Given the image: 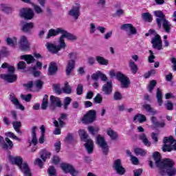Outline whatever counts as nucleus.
<instances>
[{"mask_svg":"<svg viewBox=\"0 0 176 176\" xmlns=\"http://www.w3.org/2000/svg\"><path fill=\"white\" fill-rule=\"evenodd\" d=\"M60 34H61V36L58 40V45L52 43H47L45 45L47 50L52 54H57V53L59 52L60 50H62V49H65V46H67V45L65 44L67 31L64 30L61 28H58L56 29H50L48 31L47 35L46 36V39H50L52 36H57V35H60Z\"/></svg>","mask_w":176,"mask_h":176,"instance_id":"obj_1","label":"nucleus"},{"mask_svg":"<svg viewBox=\"0 0 176 176\" xmlns=\"http://www.w3.org/2000/svg\"><path fill=\"white\" fill-rule=\"evenodd\" d=\"M153 157L155 162V166L159 168V174L160 175L175 176L176 168L175 162L171 159H164L162 160V157L159 152H155L153 155Z\"/></svg>","mask_w":176,"mask_h":176,"instance_id":"obj_2","label":"nucleus"},{"mask_svg":"<svg viewBox=\"0 0 176 176\" xmlns=\"http://www.w3.org/2000/svg\"><path fill=\"white\" fill-rule=\"evenodd\" d=\"M8 160L11 164L18 166L21 173H23L25 176H32V173L31 172V169L30 168V166H28V164L27 163L23 164V157L20 156L14 157L13 155H9Z\"/></svg>","mask_w":176,"mask_h":176,"instance_id":"obj_3","label":"nucleus"},{"mask_svg":"<svg viewBox=\"0 0 176 176\" xmlns=\"http://www.w3.org/2000/svg\"><path fill=\"white\" fill-rule=\"evenodd\" d=\"M79 135L80 137L81 141H84L85 142V146L87 150V152L89 154L93 153V151L94 149V143L91 139H87L89 135L86 133L85 130L81 129L79 131Z\"/></svg>","mask_w":176,"mask_h":176,"instance_id":"obj_4","label":"nucleus"},{"mask_svg":"<svg viewBox=\"0 0 176 176\" xmlns=\"http://www.w3.org/2000/svg\"><path fill=\"white\" fill-rule=\"evenodd\" d=\"M164 144L162 147L163 152H171L176 151V140L173 136L165 137L163 140Z\"/></svg>","mask_w":176,"mask_h":176,"instance_id":"obj_5","label":"nucleus"},{"mask_svg":"<svg viewBox=\"0 0 176 176\" xmlns=\"http://www.w3.org/2000/svg\"><path fill=\"white\" fill-rule=\"evenodd\" d=\"M96 120V111L89 110L82 118L84 124H90Z\"/></svg>","mask_w":176,"mask_h":176,"instance_id":"obj_6","label":"nucleus"},{"mask_svg":"<svg viewBox=\"0 0 176 176\" xmlns=\"http://www.w3.org/2000/svg\"><path fill=\"white\" fill-rule=\"evenodd\" d=\"M19 48L22 52H30L31 49V44L28 42V38L25 36H21L19 42Z\"/></svg>","mask_w":176,"mask_h":176,"instance_id":"obj_7","label":"nucleus"},{"mask_svg":"<svg viewBox=\"0 0 176 176\" xmlns=\"http://www.w3.org/2000/svg\"><path fill=\"white\" fill-rule=\"evenodd\" d=\"M116 78L121 83V86L123 89H127L129 85H130V79L120 72H118L116 74Z\"/></svg>","mask_w":176,"mask_h":176,"instance_id":"obj_8","label":"nucleus"},{"mask_svg":"<svg viewBox=\"0 0 176 176\" xmlns=\"http://www.w3.org/2000/svg\"><path fill=\"white\" fill-rule=\"evenodd\" d=\"M113 168L116 171L117 174H119V175H124L126 173V168L123 167L122 160L120 159H117L114 161Z\"/></svg>","mask_w":176,"mask_h":176,"instance_id":"obj_9","label":"nucleus"},{"mask_svg":"<svg viewBox=\"0 0 176 176\" xmlns=\"http://www.w3.org/2000/svg\"><path fill=\"white\" fill-rule=\"evenodd\" d=\"M96 142L99 146H100L103 155H108V152L109 151V148L108 147V144H107V142H105V140L104 138L98 135L96 137Z\"/></svg>","mask_w":176,"mask_h":176,"instance_id":"obj_10","label":"nucleus"},{"mask_svg":"<svg viewBox=\"0 0 176 176\" xmlns=\"http://www.w3.org/2000/svg\"><path fill=\"white\" fill-rule=\"evenodd\" d=\"M20 16L25 19V20H32L35 14L31 8H23L20 11Z\"/></svg>","mask_w":176,"mask_h":176,"instance_id":"obj_11","label":"nucleus"},{"mask_svg":"<svg viewBox=\"0 0 176 176\" xmlns=\"http://www.w3.org/2000/svg\"><path fill=\"white\" fill-rule=\"evenodd\" d=\"M69 16H71L75 20H78L79 19V16H80V4L76 3L74 6L71 10L69 11Z\"/></svg>","mask_w":176,"mask_h":176,"instance_id":"obj_12","label":"nucleus"},{"mask_svg":"<svg viewBox=\"0 0 176 176\" xmlns=\"http://www.w3.org/2000/svg\"><path fill=\"white\" fill-rule=\"evenodd\" d=\"M162 43L163 42L162 41V38L159 34H157L151 40V44L153 49H156L157 50H162V49H163Z\"/></svg>","mask_w":176,"mask_h":176,"instance_id":"obj_13","label":"nucleus"},{"mask_svg":"<svg viewBox=\"0 0 176 176\" xmlns=\"http://www.w3.org/2000/svg\"><path fill=\"white\" fill-rule=\"evenodd\" d=\"M154 15L157 17L156 23L160 30L162 28V21L166 20V15L160 10L154 11Z\"/></svg>","mask_w":176,"mask_h":176,"instance_id":"obj_14","label":"nucleus"},{"mask_svg":"<svg viewBox=\"0 0 176 176\" xmlns=\"http://www.w3.org/2000/svg\"><path fill=\"white\" fill-rule=\"evenodd\" d=\"M50 102H51V104L50 106V108L52 111H54V109H56V107H58V108H60L63 105L61 104V101H60V98L54 96H50Z\"/></svg>","mask_w":176,"mask_h":176,"instance_id":"obj_15","label":"nucleus"},{"mask_svg":"<svg viewBox=\"0 0 176 176\" xmlns=\"http://www.w3.org/2000/svg\"><path fill=\"white\" fill-rule=\"evenodd\" d=\"M121 30L129 32L130 35H135L137 29L131 23H126L121 26Z\"/></svg>","mask_w":176,"mask_h":176,"instance_id":"obj_16","label":"nucleus"},{"mask_svg":"<svg viewBox=\"0 0 176 176\" xmlns=\"http://www.w3.org/2000/svg\"><path fill=\"white\" fill-rule=\"evenodd\" d=\"M10 101H11V102L15 105L16 109H21V111H24V109H25V107H24L23 104H20V102L17 98H16L14 94H11L10 95Z\"/></svg>","mask_w":176,"mask_h":176,"instance_id":"obj_17","label":"nucleus"},{"mask_svg":"<svg viewBox=\"0 0 176 176\" xmlns=\"http://www.w3.org/2000/svg\"><path fill=\"white\" fill-rule=\"evenodd\" d=\"M0 78L8 82V83H13L17 80V76L16 74H1Z\"/></svg>","mask_w":176,"mask_h":176,"instance_id":"obj_18","label":"nucleus"},{"mask_svg":"<svg viewBox=\"0 0 176 176\" xmlns=\"http://www.w3.org/2000/svg\"><path fill=\"white\" fill-rule=\"evenodd\" d=\"M102 91L106 96H109L112 94V81L109 80L106 84L103 85Z\"/></svg>","mask_w":176,"mask_h":176,"instance_id":"obj_19","label":"nucleus"},{"mask_svg":"<svg viewBox=\"0 0 176 176\" xmlns=\"http://www.w3.org/2000/svg\"><path fill=\"white\" fill-rule=\"evenodd\" d=\"M57 71H58L57 63L55 62H51L48 67V75L50 76H53V75H56L57 74Z\"/></svg>","mask_w":176,"mask_h":176,"instance_id":"obj_20","label":"nucleus"},{"mask_svg":"<svg viewBox=\"0 0 176 176\" xmlns=\"http://www.w3.org/2000/svg\"><path fill=\"white\" fill-rule=\"evenodd\" d=\"M38 128L36 126H33L32 128V140H28L29 146L31 145H37L38 144V138H36V129Z\"/></svg>","mask_w":176,"mask_h":176,"instance_id":"obj_21","label":"nucleus"},{"mask_svg":"<svg viewBox=\"0 0 176 176\" xmlns=\"http://www.w3.org/2000/svg\"><path fill=\"white\" fill-rule=\"evenodd\" d=\"M74 69H75V61L69 60L67 66V76H71L74 75Z\"/></svg>","mask_w":176,"mask_h":176,"instance_id":"obj_22","label":"nucleus"},{"mask_svg":"<svg viewBox=\"0 0 176 176\" xmlns=\"http://www.w3.org/2000/svg\"><path fill=\"white\" fill-rule=\"evenodd\" d=\"M34 27V24L32 22L23 23V24L21 26V31H23V32H25L26 34H28L29 32H31Z\"/></svg>","mask_w":176,"mask_h":176,"instance_id":"obj_23","label":"nucleus"},{"mask_svg":"<svg viewBox=\"0 0 176 176\" xmlns=\"http://www.w3.org/2000/svg\"><path fill=\"white\" fill-rule=\"evenodd\" d=\"M162 25L163 30L167 34H170L171 31L172 25H171V23H170L167 19H164L162 21H161V28H162Z\"/></svg>","mask_w":176,"mask_h":176,"instance_id":"obj_24","label":"nucleus"},{"mask_svg":"<svg viewBox=\"0 0 176 176\" xmlns=\"http://www.w3.org/2000/svg\"><path fill=\"white\" fill-rule=\"evenodd\" d=\"M67 173L70 174L72 176H78L79 175V170H76L75 167L71 164H67Z\"/></svg>","mask_w":176,"mask_h":176,"instance_id":"obj_25","label":"nucleus"},{"mask_svg":"<svg viewBox=\"0 0 176 176\" xmlns=\"http://www.w3.org/2000/svg\"><path fill=\"white\" fill-rule=\"evenodd\" d=\"M54 89L56 94H62V93H67V82L65 83V87L61 89L60 84L54 85Z\"/></svg>","mask_w":176,"mask_h":176,"instance_id":"obj_26","label":"nucleus"},{"mask_svg":"<svg viewBox=\"0 0 176 176\" xmlns=\"http://www.w3.org/2000/svg\"><path fill=\"white\" fill-rule=\"evenodd\" d=\"M21 59L25 60L27 64H34V63H35V58L31 54L22 55Z\"/></svg>","mask_w":176,"mask_h":176,"instance_id":"obj_27","label":"nucleus"},{"mask_svg":"<svg viewBox=\"0 0 176 176\" xmlns=\"http://www.w3.org/2000/svg\"><path fill=\"white\" fill-rule=\"evenodd\" d=\"M41 158L45 162L47 159H50V156H52V153L49 152L46 149H42L40 152Z\"/></svg>","mask_w":176,"mask_h":176,"instance_id":"obj_28","label":"nucleus"},{"mask_svg":"<svg viewBox=\"0 0 176 176\" xmlns=\"http://www.w3.org/2000/svg\"><path fill=\"white\" fill-rule=\"evenodd\" d=\"M6 142L3 144L2 148L3 149H6V151H8V149H13V142H12V140H10V139H9V138H6Z\"/></svg>","mask_w":176,"mask_h":176,"instance_id":"obj_29","label":"nucleus"},{"mask_svg":"<svg viewBox=\"0 0 176 176\" xmlns=\"http://www.w3.org/2000/svg\"><path fill=\"white\" fill-rule=\"evenodd\" d=\"M96 60L99 65H108V64H109V60L101 56H96Z\"/></svg>","mask_w":176,"mask_h":176,"instance_id":"obj_30","label":"nucleus"},{"mask_svg":"<svg viewBox=\"0 0 176 176\" xmlns=\"http://www.w3.org/2000/svg\"><path fill=\"white\" fill-rule=\"evenodd\" d=\"M107 134L110 137L111 140H113V141H115L118 138V137H119L118 133L111 128H109L107 129Z\"/></svg>","mask_w":176,"mask_h":176,"instance_id":"obj_31","label":"nucleus"},{"mask_svg":"<svg viewBox=\"0 0 176 176\" xmlns=\"http://www.w3.org/2000/svg\"><path fill=\"white\" fill-rule=\"evenodd\" d=\"M129 67L131 68V73L135 75L138 72V66L135 65V63L133 60H130L129 62Z\"/></svg>","mask_w":176,"mask_h":176,"instance_id":"obj_32","label":"nucleus"},{"mask_svg":"<svg viewBox=\"0 0 176 176\" xmlns=\"http://www.w3.org/2000/svg\"><path fill=\"white\" fill-rule=\"evenodd\" d=\"M156 98L160 107H162L163 104V93H162L160 88L157 89Z\"/></svg>","mask_w":176,"mask_h":176,"instance_id":"obj_33","label":"nucleus"},{"mask_svg":"<svg viewBox=\"0 0 176 176\" xmlns=\"http://www.w3.org/2000/svg\"><path fill=\"white\" fill-rule=\"evenodd\" d=\"M139 138L143 142L144 145H145L146 146H151V143L148 140V138L146 137V135H145V133H142L139 136Z\"/></svg>","mask_w":176,"mask_h":176,"instance_id":"obj_34","label":"nucleus"},{"mask_svg":"<svg viewBox=\"0 0 176 176\" xmlns=\"http://www.w3.org/2000/svg\"><path fill=\"white\" fill-rule=\"evenodd\" d=\"M54 126H55L56 128H55L54 131H53V134L55 135H59V134H61V129L58 128V121L57 120L52 118Z\"/></svg>","mask_w":176,"mask_h":176,"instance_id":"obj_35","label":"nucleus"},{"mask_svg":"<svg viewBox=\"0 0 176 176\" xmlns=\"http://www.w3.org/2000/svg\"><path fill=\"white\" fill-rule=\"evenodd\" d=\"M142 108H144V109H146L147 112L150 113V115H152V116L156 115V110L153 109V108H152V107H151L150 104H143Z\"/></svg>","mask_w":176,"mask_h":176,"instance_id":"obj_36","label":"nucleus"},{"mask_svg":"<svg viewBox=\"0 0 176 176\" xmlns=\"http://www.w3.org/2000/svg\"><path fill=\"white\" fill-rule=\"evenodd\" d=\"M136 120L140 123H143V122H146V117L142 114H138L133 118V122Z\"/></svg>","mask_w":176,"mask_h":176,"instance_id":"obj_37","label":"nucleus"},{"mask_svg":"<svg viewBox=\"0 0 176 176\" xmlns=\"http://www.w3.org/2000/svg\"><path fill=\"white\" fill-rule=\"evenodd\" d=\"M6 41L8 46L14 47V46L17 45V38H16V37H14L13 39L10 38V37H8Z\"/></svg>","mask_w":176,"mask_h":176,"instance_id":"obj_38","label":"nucleus"},{"mask_svg":"<svg viewBox=\"0 0 176 176\" xmlns=\"http://www.w3.org/2000/svg\"><path fill=\"white\" fill-rule=\"evenodd\" d=\"M67 41L69 42H76L78 41V36L72 33H67Z\"/></svg>","mask_w":176,"mask_h":176,"instance_id":"obj_39","label":"nucleus"},{"mask_svg":"<svg viewBox=\"0 0 176 176\" xmlns=\"http://www.w3.org/2000/svg\"><path fill=\"white\" fill-rule=\"evenodd\" d=\"M47 173L49 176H56L57 175V170L54 166H51L48 168Z\"/></svg>","mask_w":176,"mask_h":176,"instance_id":"obj_40","label":"nucleus"},{"mask_svg":"<svg viewBox=\"0 0 176 176\" xmlns=\"http://www.w3.org/2000/svg\"><path fill=\"white\" fill-rule=\"evenodd\" d=\"M134 152L137 156H145L146 155V151L142 148H136L134 149Z\"/></svg>","mask_w":176,"mask_h":176,"instance_id":"obj_41","label":"nucleus"},{"mask_svg":"<svg viewBox=\"0 0 176 176\" xmlns=\"http://www.w3.org/2000/svg\"><path fill=\"white\" fill-rule=\"evenodd\" d=\"M6 136L8 137L9 138H12V140H16V141H19L21 142V140H20V138H19V137L16 136V135H14V133H13V132H7L6 133Z\"/></svg>","mask_w":176,"mask_h":176,"instance_id":"obj_42","label":"nucleus"},{"mask_svg":"<svg viewBox=\"0 0 176 176\" xmlns=\"http://www.w3.org/2000/svg\"><path fill=\"white\" fill-rule=\"evenodd\" d=\"M76 93L77 96H82L83 94V85L82 84L80 83L77 85L76 89Z\"/></svg>","mask_w":176,"mask_h":176,"instance_id":"obj_43","label":"nucleus"},{"mask_svg":"<svg viewBox=\"0 0 176 176\" xmlns=\"http://www.w3.org/2000/svg\"><path fill=\"white\" fill-rule=\"evenodd\" d=\"M142 19L144 20V21L151 23V21H152V15H151L149 12L144 13L142 14Z\"/></svg>","mask_w":176,"mask_h":176,"instance_id":"obj_44","label":"nucleus"},{"mask_svg":"<svg viewBox=\"0 0 176 176\" xmlns=\"http://www.w3.org/2000/svg\"><path fill=\"white\" fill-rule=\"evenodd\" d=\"M156 85H157V82H156V80H153L150 82V84L147 87L149 93H152V91H153V89H155V87L156 86Z\"/></svg>","mask_w":176,"mask_h":176,"instance_id":"obj_45","label":"nucleus"},{"mask_svg":"<svg viewBox=\"0 0 176 176\" xmlns=\"http://www.w3.org/2000/svg\"><path fill=\"white\" fill-rule=\"evenodd\" d=\"M1 10H2V12H4V13H12V8L8 7L5 4L1 5Z\"/></svg>","mask_w":176,"mask_h":176,"instance_id":"obj_46","label":"nucleus"},{"mask_svg":"<svg viewBox=\"0 0 176 176\" xmlns=\"http://www.w3.org/2000/svg\"><path fill=\"white\" fill-rule=\"evenodd\" d=\"M94 102L96 104H101L102 102V96L101 94H96V97L94 98Z\"/></svg>","mask_w":176,"mask_h":176,"instance_id":"obj_47","label":"nucleus"},{"mask_svg":"<svg viewBox=\"0 0 176 176\" xmlns=\"http://www.w3.org/2000/svg\"><path fill=\"white\" fill-rule=\"evenodd\" d=\"M68 58H69V61H74L76 60L78 58V54L76 52H70L68 54Z\"/></svg>","mask_w":176,"mask_h":176,"instance_id":"obj_48","label":"nucleus"},{"mask_svg":"<svg viewBox=\"0 0 176 176\" xmlns=\"http://www.w3.org/2000/svg\"><path fill=\"white\" fill-rule=\"evenodd\" d=\"M100 130V129L98 127H93L91 126H88V131H89V133H91V134H92L93 135H96V133H98V131Z\"/></svg>","mask_w":176,"mask_h":176,"instance_id":"obj_49","label":"nucleus"},{"mask_svg":"<svg viewBox=\"0 0 176 176\" xmlns=\"http://www.w3.org/2000/svg\"><path fill=\"white\" fill-rule=\"evenodd\" d=\"M21 98L22 100H24V101H26V102H30V101H31V98H32V95H31V94H29L28 95L21 94Z\"/></svg>","mask_w":176,"mask_h":176,"instance_id":"obj_50","label":"nucleus"},{"mask_svg":"<svg viewBox=\"0 0 176 176\" xmlns=\"http://www.w3.org/2000/svg\"><path fill=\"white\" fill-rule=\"evenodd\" d=\"M75 139H74V134L68 133L67 137V144H74Z\"/></svg>","mask_w":176,"mask_h":176,"instance_id":"obj_51","label":"nucleus"},{"mask_svg":"<svg viewBox=\"0 0 176 176\" xmlns=\"http://www.w3.org/2000/svg\"><path fill=\"white\" fill-rule=\"evenodd\" d=\"M165 107L168 111H173L174 104L170 100H168L166 103H165Z\"/></svg>","mask_w":176,"mask_h":176,"instance_id":"obj_52","label":"nucleus"},{"mask_svg":"<svg viewBox=\"0 0 176 176\" xmlns=\"http://www.w3.org/2000/svg\"><path fill=\"white\" fill-rule=\"evenodd\" d=\"M54 148H55V151H56V153H58V152H60V151H61V142L58 140L54 144Z\"/></svg>","mask_w":176,"mask_h":176,"instance_id":"obj_53","label":"nucleus"},{"mask_svg":"<svg viewBox=\"0 0 176 176\" xmlns=\"http://www.w3.org/2000/svg\"><path fill=\"white\" fill-rule=\"evenodd\" d=\"M26 67H27V64L24 61H20L17 64V69H25Z\"/></svg>","mask_w":176,"mask_h":176,"instance_id":"obj_54","label":"nucleus"},{"mask_svg":"<svg viewBox=\"0 0 176 176\" xmlns=\"http://www.w3.org/2000/svg\"><path fill=\"white\" fill-rule=\"evenodd\" d=\"M113 98L116 101H119V100H122L123 97L122 96V94L119 91H116L113 95Z\"/></svg>","mask_w":176,"mask_h":176,"instance_id":"obj_55","label":"nucleus"},{"mask_svg":"<svg viewBox=\"0 0 176 176\" xmlns=\"http://www.w3.org/2000/svg\"><path fill=\"white\" fill-rule=\"evenodd\" d=\"M97 30V28H96V24L91 23L89 24V32L90 34H94Z\"/></svg>","mask_w":176,"mask_h":176,"instance_id":"obj_56","label":"nucleus"},{"mask_svg":"<svg viewBox=\"0 0 176 176\" xmlns=\"http://www.w3.org/2000/svg\"><path fill=\"white\" fill-rule=\"evenodd\" d=\"M34 10L37 13V14H41V13H43V10L41 9V8L38 5L34 6Z\"/></svg>","mask_w":176,"mask_h":176,"instance_id":"obj_57","label":"nucleus"},{"mask_svg":"<svg viewBox=\"0 0 176 176\" xmlns=\"http://www.w3.org/2000/svg\"><path fill=\"white\" fill-rule=\"evenodd\" d=\"M14 130L21 129V122L15 121L12 122Z\"/></svg>","mask_w":176,"mask_h":176,"instance_id":"obj_58","label":"nucleus"},{"mask_svg":"<svg viewBox=\"0 0 176 176\" xmlns=\"http://www.w3.org/2000/svg\"><path fill=\"white\" fill-rule=\"evenodd\" d=\"M34 85H35L36 89H42V87L43 86V82L41 80H37L36 81H35Z\"/></svg>","mask_w":176,"mask_h":176,"instance_id":"obj_59","label":"nucleus"},{"mask_svg":"<svg viewBox=\"0 0 176 176\" xmlns=\"http://www.w3.org/2000/svg\"><path fill=\"white\" fill-rule=\"evenodd\" d=\"M115 14L117 17H120L121 16H124V10L118 9L116 11Z\"/></svg>","mask_w":176,"mask_h":176,"instance_id":"obj_60","label":"nucleus"},{"mask_svg":"<svg viewBox=\"0 0 176 176\" xmlns=\"http://www.w3.org/2000/svg\"><path fill=\"white\" fill-rule=\"evenodd\" d=\"M148 53H150V56H148V63H155V55H153V52L152 50H149Z\"/></svg>","mask_w":176,"mask_h":176,"instance_id":"obj_61","label":"nucleus"},{"mask_svg":"<svg viewBox=\"0 0 176 176\" xmlns=\"http://www.w3.org/2000/svg\"><path fill=\"white\" fill-rule=\"evenodd\" d=\"M100 72L98 71L91 75V78L94 80H98V78H100Z\"/></svg>","mask_w":176,"mask_h":176,"instance_id":"obj_62","label":"nucleus"},{"mask_svg":"<svg viewBox=\"0 0 176 176\" xmlns=\"http://www.w3.org/2000/svg\"><path fill=\"white\" fill-rule=\"evenodd\" d=\"M134 176H141V174H142V169L139 168L133 170Z\"/></svg>","mask_w":176,"mask_h":176,"instance_id":"obj_63","label":"nucleus"},{"mask_svg":"<svg viewBox=\"0 0 176 176\" xmlns=\"http://www.w3.org/2000/svg\"><path fill=\"white\" fill-rule=\"evenodd\" d=\"M170 61L173 64V70L176 71V58H172L170 59Z\"/></svg>","mask_w":176,"mask_h":176,"instance_id":"obj_64","label":"nucleus"}]
</instances>
